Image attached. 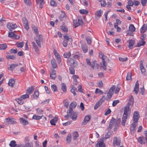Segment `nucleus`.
Instances as JSON below:
<instances>
[{
	"label": "nucleus",
	"mask_w": 147,
	"mask_h": 147,
	"mask_svg": "<svg viewBox=\"0 0 147 147\" xmlns=\"http://www.w3.org/2000/svg\"><path fill=\"white\" fill-rule=\"evenodd\" d=\"M134 98H132L130 99V102H129L125 108L124 114L123 115L121 124L124 126H125L126 121L127 119L128 114H129L130 113L131 109L129 108L130 106L134 104Z\"/></svg>",
	"instance_id": "f257e3e1"
},
{
	"label": "nucleus",
	"mask_w": 147,
	"mask_h": 147,
	"mask_svg": "<svg viewBox=\"0 0 147 147\" xmlns=\"http://www.w3.org/2000/svg\"><path fill=\"white\" fill-rule=\"evenodd\" d=\"M68 114L73 120H76V119L78 113L77 112H74L73 110V109H71L70 107V109H69Z\"/></svg>",
	"instance_id": "f03ea898"
},
{
	"label": "nucleus",
	"mask_w": 147,
	"mask_h": 147,
	"mask_svg": "<svg viewBox=\"0 0 147 147\" xmlns=\"http://www.w3.org/2000/svg\"><path fill=\"white\" fill-rule=\"evenodd\" d=\"M138 141L141 144H145L147 142V138L146 137H140L138 138Z\"/></svg>",
	"instance_id": "7ed1b4c3"
},
{
	"label": "nucleus",
	"mask_w": 147,
	"mask_h": 147,
	"mask_svg": "<svg viewBox=\"0 0 147 147\" xmlns=\"http://www.w3.org/2000/svg\"><path fill=\"white\" fill-rule=\"evenodd\" d=\"M7 28L10 30H13L17 27V25L16 24L11 23H9L7 25Z\"/></svg>",
	"instance_id": "20e7f679"
},
{
	"label": "nucleus",
	"mask_w": 147,
	"mask_h": 147,
	"mask_svg": "<svg viewBox=\"0 0 147 147\" xmlns=\"http://www.w3.org/2000/svg\"><path fill=\"white\" fill-rule=\"evenodd\" d=\"M140 118V115L138 112L136 111L134 112L133 115L134 121L138 122Z\"/></svg>",
	"instance_id": "39448f33"
},
{
	"label": "nucleus",
	"mask_w": 147,
	"mask_h": 147,
	"mask_svg": "<svg viewBox=\"0 0 147 147\" xmlns=\"http://www.w3.org/2000/svg\"><path fill=\"white\" fill-rule=\"evenodd\" d=\"M121 142V140L119 138H118L116 137L114 138L113 140V144H116L117 146H119Z\"/></svg>",
	"instance_id": "423d86ee"
},
{
	"label": "nucleus",
	"mask_w": 147,
	"mask_h": 147,
	"mask_svg": "<svg viewBox=\"0 0 147 147\" xmlns=\"http://www.w3.org/2000/svg\"><path fill=\"white\" fill-rule=\"evenodd\" d=\"M103 13V11L101 9L99 10L96 12L95 17L96 19H98L100 18Z\"/></svg>",
	"instance_id": "0eeeda50"
},
{
	"label": "nucleus",
	"mask_w": 147,
	"mask_h": 147,
	"mask_svg": "<svg viewBox=\"0 0 147 147\" xmlns=\"http://www.w3.org/2000/svg\"><path fill=\"white\" fill-rule=\"evenodd\" d=\"M86 61L88 65L91 66V68H94L95 66V62H96V61L90 62V60L88 58L86 59Z\"/></svg>",
	"instance_id": "6e6552de"
},
{
	"label": "nucleus",
	"mask_w": 147,
	"mask_h": 147,
	"mask_svg": "<svg viewBox=\"0 0 147 147\" xmlns=\"http://www.w3.org/2000/svg\"><path fill=\"white\" fill-rule=\"evenodd\" d=\"M115 119L113 117H112V119L110 121L109 126L108 127V130L109 129H111L113 126V124L115 123Z\"/></svg>",
	"instance_id": "1a4fd4ad"
},
{
	"label": "nucleus",
	"mask_w": 147,
	"mask_h": 147,
	"mask_svg": "<svg viewBox=\"0 0 147 147\" xmlns=\"http://www.w3.org/2000/svg\"><path fill=\"white\" fill-rule=\"evenodd\" d=\"M139 84L138 80H137L136 82V84L135 85L134 87V91L135 92V93L137 94L139 90Z\"/></svg>",
	"instance_id": "9d476101"
},
{
	"label": "nucleus",
	"mask_w": 147,
	"mask_h": 147,
	"mask_svg": "<svg viewBox=\"0 0 147 147\" xmlns=\"http://www.w3.org/2000/svg\"><path fill=\"white\" fill-rule=\"evenodd\" d=\"M111 135V133L110 131L108 132L105 135V137H102L101 138L99 141H104V140H106L107 139L109 138L110 137V136Z\"/></svg>",
	"instance_id": "9b49d317"
},
{
	"label": "nucleus",
	"mask_w": 147,
	"mask_h": 147,
	"mask_svg": "<svg viewBox=\"0 0 147 147\" xmlns=\"http://www.w3.org/2000/svg\"><path fill=\"white\" fill-rule=\"evenodd\" d=\"M138 124V122L134 121L131 125L130 127V129L131 131H134L135 130V128Z\"/></svg>",
	"instance_id": "f8f14e48"
},
{
	"label": "nucleus",
	"mask_w": 147,
	"mask_h": 147,
	"mask_svg": "<svg viewBox=\"0 0 147 147\" xmlns=\"http://www.w3.org/2000/svg\"><path fill=\"white\" fill-rule=\"evenodd\" d=\"M147 30V25L146 24H144L140 29V32L141 33H143L145 32Z\"/></svg>",
	"instance_id": "ddd939ff"
},
{
	"label": "nucleus",
	"mask_w": 147,
	"mask_h": 147,
	"mask_svg": "<svg viewBox=\"0 0 147 147\" xmlns=\"http://www.w3.org/2000/svg\"><path fill=\"white\" fill-rule=\"evenodd\" d=\"M54 53L55 54V55L56 57V59L57 60V61L59 62H60L61 61V59L60 57V55L57 52L56 50H55L54 51Z\"/></svg>",
	"instance_id": "4468645a"
},
{
	"label": "nucleus",
	"mask_w": 147,
	"mask_h": 147,
	"mask_svg": "<svg viewBox=\"0 0 147 147\" xmlns=\"http://www.w3.org/2000/svg\"><path fill=\"white\" fill-rule=\"evenodd\" d=\"M44 0H36V2L37 4H39V7L42 9L43 7L44 4Z\"/></svg>",
	"instance_id": "2eb2a0df"
},
{
	"label": "nucleus",
	"mask_w": 147,
	"mask_h": 147,
	"mask_svg": "<svg viewBox=\"0 0 147 147\" xmlns=\"http://www.w3.org/2000/svg\"><path fill=\"white\" fill-rule=\"evenodd\" d=\"M20 123L24 125H26L28 123V121L25 120L23 118H20Z\"/></svg>",
	"instance_id": "dca6fc26"
},
{
	"label": "nucleus",
	"mask_w": 147,
	"mask_h": 147,
	"mask_svg": "<svg viewBox=\"0 0 147 147\" xmlns=\"http://www.w3.org/2000/svg\"><path fill=\"white\" fill-rule=\"evenodd\" d=\"M9 145L11 147H21L20 145L17 146L16 142L14 140H12L10 142Z\"/></svg>",
	"instance_id": "f3484780"
},
{
	"label": "nucleus",
	"mask_w": 147,
	"mask_h": 147,
	"mask_svg": "<svg viewBox=\"0 0 147 147\" xmlns=\"http://www.w3.org/2000/svg\"><path fill=\"white\" fill-rule=\"evenodd\" d=\"M90 116L89 115L86 116L82 122V123L84 125L86 124L90 120Z\"/></svg>",
	"instance_id": "a211bd4d"
},
{
	"label": "nucleus",
	"mask_w": 147,
	"mask_h": 147,
	"mask_svg": "<svg viewBox=\"0 0 147 147\" xmlns=\"http://www.w3.org/2000/svg\"><path fill=\"white\" fill-rule=\"evenodd\" d=\"M32 44L33 47L34 49L35 50V52L37 53H38L39 52V49L38 47L37 46L35 43L34 42H32Z\"/></svg>",
	"instance_id": "6ab92c4d"
},
{
	"label": "nucleus",
	"mask_w": 147,
	"mask_h": 147,
	"mask_svg": "<svg viewBox=\"0 0 147 147\" xmlns=\"http://www.w3.org/2000/svg\"><path fill=\"white\" fill-rule=\"evenodd\" d=\"M72 77L73 78L74 84L75 85H77L78 84V82L77 80V79L79 78V76L76 75H74Z\"/></svg>",
	"instance_id": "aec40b11"
},
{
	"label": "nucleus",
	"mask_w": 147,
	"mask_h": 147,
	"mask_svg": "<svg viewBox=\"0 0 147 147\" xmlns=\"http://www.w3.org/2000/svg\"><path fill=\"white\" fill-rule=\"evenodd\" d=\"M81 47L84 53H86L87 52L88 47L85 44H82V45Z\"/></svg>",
	"instance_id": "412c9836"
},
{
	"label": "nucleus",
	"mask_w": 147,
	"mask_h": 147,
	"mask_svg": "<svg viewBox=\"0 0 147 147\" xmlns=\"http://www.w3.org/2000/svg\"><path fill=\"white\" fill-rule=\"evenodd\" d=\"M58 120V118L57 117H55L53 119H51L50 121V123L52 125H55V123H56Z\"/></svg>",
	"instance_id": "4be33fe9"
},
{
	"label": "nucleus",
	"mask_w": 147,
	"mask_h": 147,
	"mask_svg": "<svg viewBox=\"0 0 147 147\" xmlns=\"http://www.w3.org/2000/svg\"><path fill=\"white\" fill-rule=\"evenodd\" d=\"M73 137V139L74 140H76L77 139L78 137L79 136L78 132L77 131H74L72 134Z\"/></svg>",
	"instance_id": "5701e85b"
},
{
	"label": "nucleus",
	"mask_w": 147,
	"mask_h": 147,
	"mask_svg": "<svg viewBox=\"0 0 147 147\" xmlns=\"http://www.w3.org/2000/svg\"><path fill=\"white\" fill-rule=\"evenodd\" d=\"M145 43L146 42L144 40H141L138 42L137 45H136V47H139L141 46H143Z\"/></svg>",
	"instance_id": "b1692460"
},
{
	"label": "nucleus",
	"mask_w": 147,
	"mask_h": 147,
	"mask_svg": "<svg viewBox=\"0 0 147 147\" xmlns=\"http://www.w3.org/2000/svg\"><path fill=\"white\" fill-rule=\"evenodd\" d=\"M14 83L15 81L13 79H11L9 80L8 84L9 86L13 87Z\"/></svg>",
	"instance_id": "393cba45"
},
{
	"label": "nucleus",
	"mask_w": 147,
	"mask_h": 147,
	"mask_svg": "<svg viewBox=\"0 0 147 147\" xmlns=\"http://www.w3.org/2000/svg\"><path fill=\"white\" fill-rule=\"evenodd\" d=\"M51 63L53 67L54 68H57V64L56 61L54 59H52L51 60Z\"/></svg>",
	"instance_id": "a878e982"
},
{
	"label": "nucleus",
	"mask_w": 147,
	"mask_h": 147,
	"mask_svg": "<svg viewBox=\"0 0 147 147\" xmlns=\"http://www.w3.org/2000/svg\"><path fill=\"white\" fill-rule=\"evenodd\" d=\"M34 90L33 86H31L27 89L26 93L29 95L30 94L32 93Z\"/></svg>",
	"instance_id": "bb28decb"
},
{
	"label": "nucleus",
	"mask_w": 147,
	"mask_h": 147,
	"mask_svg": "<svg viewBox=\"0 0 147 147\" xmlns=\"http://www.w3.org/2000/svg\"><path fill=\"white\" fill-rule=\"evenodd\" d=\"M18 66V65L16 64H13L10 65V67L8 68V69L10 70H12L14 69L16 67Z\"/></svg>",
	"instance_id": "cd10ccee"
},
{
	"label": "nucleus",
	"mask_w": 147,
	"mask_h": 147,
	"mask_svg": "<svg viewBox=\"0 0 147 147\" xmlns=\"http://www.w3.org/2000/svg\"><path fill=\"white\" fill-rule=\"evenodd\" d=\"M135 41L133 40H130L129 42V47L130 49L132 48L133 46L134 45Z\"/></svg>",
	"instance_id": "c85d7f7f"
},
{
	"label": "nucleus",
	"mask_w": 147,
	"mask_h": 147,
	"mask_svg": "<svg viewBox=\"0 0 147 147\" xmlns=\"http://www.w3.org/2000/svg\"><path fill=\"white\" fill-rule=\"evenodd\" d=\"M115 86L114 85H113L110 89L108 93H109V94H111L112 95H113L114 93V91L115 88Z\"/></svg>",
	"instance_id": "c756f323"
},
{
	"label": "nucleus",
	"mask_w": 147,
	"mask_h": 147,
	"mask_svg": "<svg viewBox=\"0 0 147 147\" xmlns=\"http://www.w3.org/2000/svg\"><path fill=\"white\" fill-rule=\"evenodd\" d=\"M5 121L6 122L10 123V124L13 123L15 121L14 119L8 118H6L5 119Z\"/></svg>",
	"instance_id": "7c9ffc66"
},
{
	"label": "nucleus",
	"mask_w": 147,
	"mask_h": 147,
	"mask_svg": "<svg viewBox=\"0 0 147 147\" xmlns=\"http://www.w3.org/2000/svg\"><path fill=\"white\" fill-rule=\"evenodd\" d=\"M42 116H38L35 114L33 116L32 119L35 120H39L42 118Z\"/></svg>",
	"instance_id": "2f4dec72"
},
{
	"label": "nucleus",
	"mask_w": 147,
	"mask_h": 147,
	"mask_svg": "<svg viewBox=\"0 0 147 147\" xmlns=\"http://www.w3.org/2000/svg\"><path fill=\"white\" fill-rule=\"evenodd\" d=\"M61 86V89L64 92H65L67 90V88L66 84L65 83H62Z\"/></svg>",
	"instance_id": "473e14b6"
},
{
	"label": "nucleus",
	"mask_w": 147,
	"mask_h": 147,
	"mask_svg": "<svg viewBox=\"0 0 147 147\" xmlns=\"http://www.w3.org/2000/svg\"><path fill=\"white\" fill-rule=\"evenodd\" d=\"M32 29L34 31L35 34L37 35H38V32L37 28L34 25H33L32 26Z\"/></svg>",
	"instance_id": "72a5a7b5"
},
{
	"label": "nucleus",
	"mask_w": 147,
	"mask_h": 147,
	"mask_svg": "<svg viewBox=\"0 0 147 147\" xmlns=\"http://www.w3.org/2000/svg\"><path fill=\"white\" fill-rule=\"evenodd\" d=\"M39 93L38 90L35 91L33 94V97L34 99H37L39 96Z\"/></svg>",
	"instance_id": "f704fd0d"
},
{
	"label": "nucleus",
	"mask_w": 147,
	"mask_h": 147,
	"mask_svg": "<svg viewBox=\"0 0 147 147\" xmlns=\"http://www.w3.org/2000/svg\"><path fill=\"white\" fill-rule=\"evenodd\" d=\"M23 100V99L21 97L16 99V101L20 105H22L24 103Z\"/></svg>",
	"instance_id": "c9c22d12"
},
{
	"label": "nucleus",
	"mask_w": 147,
	"mask_h": 147,
	"mask_svg": "<svg viewBox=\"0 0 147 147\" xmlns=\"http://www.w3.org/2000/svg\"><path fill=\"white\" fill-rule=\"evenodd\" d=\"M77 105V103L76 102H72L69 105V109H70V107L71 109H72V108H75Z\"/></svg>",
	"instance_id": "e433bc0d"
},
{
	"label": "nucleus",
	"mask_w": 147,
	"mask_h": 147,
	"mask_svg": "<svg viewBox=\"0 0 147 147\" xmlns=\"http://www.w3.org/2000/svg\"><path fill=\"white\" fill-rule=\"evenodd\" d=\"M79 12L80 13L82 14H87L88 12L86 10L84 9H81L80 10Z\"/></svg>",
	"instance_id": "4c0bfd02"
},
{
	"label": "nucleus",
	"mask_w": 147,
	"mask_h": 147,
	"mask_svg": "<svg viewBox=\"0 0 147 147\" xmlns=\"http://www.w3.org/2000/svg\"><path fill=\"white\" fill-rule=\"evenodd\" d=\"M7 47V45L5 44H0V50H4Z\"/></svg>",
	"instance_id": "58836bf2"
},
{
	"label": "nucleus",
	"mask_w": 147,
	"mask_h": 147,
	"mask_svg": "<svg viewBox=\"0 0 147 147\" xmlns=\"http://www.w3.org/2000/svg\"><path fill=\"white\" fill-rule=\"evenodd\" d=\"M71 134H69L67 136L66 138V140L68 143L71 142Z\"/></svg>",
	"instance_id": "ea45409f"
},
{
	"label": "nucleus",
	"mask_w": 147,
	"mask_h": 147,
	"mask_svg": "<svg viewBox=\"0 0 147 147\" xmlns=\"http://www.w3.org/2000/svg\"><path fill=\"white\" fill-rule=\"evenodd\" d=\"M102 104L100 103V102L98 101L96 103L94 107V109L95 110L96 109H98Z\"/></svg>",
	"instance_id": "a19ab883"
},
{
	"label": "nucleus",
	"mask_w": 147,
	"mask_h": 147,
	"mask_svg": "<svg viewBox=\"0 0 147 147\" xmlns=\"http://www.w3.org/2000/svg\"><path fill=\"white\" fill-rule=\"evenodd\" d=\"M140 69L141 70V72L143 74L145 73L146 71V70L143 65L142 63L141 64L140 67Z\"/></svg>",
	"instance_id": "79ce46f5"
},
{
	"label": "nucleus",
	"mask_w": 147,
	"mask_h": 147,
	"mask_svg": "<svg viewBox=\"0 0 147 147\" xmlns=\"http://www.w3.org/2000/svg\"><path fill=\"white\" fill-rule=\"evenodd\" d=\"M98 143V144L99 147H105L104 143V141H99Z\"/></svg>",
	"instance_id": "37998d69"
},
{
	"label": "nucleus",
	"mask_w": 147,
	"mask_h": 147,
	"mask_svg": "<svg viewBox=\"0 0 147 147\" xmlns=\"http://www.w3.org/2000/svg\"><path fill=\"white\" fill-rule=\"evenodd\" d=\"M129 30L132 32H134L135 31L136 28L134 25L131 24L129 26Z\"/></svg>",
	"instance_id": "c03bdc74"
},
{
	"label": "nucleus",
	"mask_w": 147,
	"mask_h": 147,
	"mask_svg": "<svg viewBox=\"0 0 147 147\" xmlns=\"http://www.w3.org/2000/svg\"><path fill=\"white\" fill-rule=\"evenodd\" d=\"M51 88L53 92H55L57 91V89L55 85H52L51 86Z\"/></svg>",
	"instance_id": "a18cd8bd"
},
{
	"label": "nucleus",
	"mask_w": 147,
	"mask_h": 147,
	"mask_svg": "<svg viewBox=\"0 0 147 147\" xmlns=\"http://www.w3.org/2000/svg\"><path fill=\"white\" fill-rule=\"evenodd\" d=\"M63 37L65 39V40H67V42L68 41L71 42L72 41V38H69L67 35L63 36Z\"/></svg>",
	"instance_id": "49530a36"
},
{
	"label": "nucleus",
	"mask_w": 147,
	"mask_h": 147,
	"mask_svg": "<svg viewBox=\"0 0 147 147\" xmlns=\"http://www.w3.org/2000/svg\"><path fill=\"white\" fill-rule=\"evenodd\" d=\"M67 62L68 63H69V62L71 64H70V65H73L74 63V60L73 59L71 58L68 59L67 60Z\"/></svg>",
	"instance_id": "de8ad7c7"
},
{
	"label": "nucleus",
	"mask_w": 147,
	"mask_h": 147,
	"mask_svg": "<svg viewBox=\"0 0 147 147\" xmlns=\"http://www.w3.org/2000/svg\"><path fill=\"white\" fill-rule=\"evenodd\" d=\"M71 55L70 52L65 53H64L63 56L65 58H67L69 57Z\"/></svg>",
	"instance_id": "09e8293b"
},
{
	"label": "nucleus",
	"mask_w": 147,
	"mask_h": 147,
	"mask_svg": "<svg viewBox=\"0 0 147 147\" xmlns=\"http://www.w3.org/2000/svg\"><path fill=\"white\" fill-rule=\"evenodd\" d=\"M113 95L109 94V93H108L107 94V95L106 98V99L108 101L111 99V98Z\"/></svg>",
	"instance_id": "8fccbe9b"
},
{
	"label": "nucleus",
	"mask_w": 147,
	"mask_h": 147,
	"mask_svg": "<svg viewBox=\"0 0 147 147\" xmlns=\"http://www.w3.org/2000/svg\"><path fill=\"white\" fill-rule=\"evenodd\" d=\"M72 89L71 90V92L74 94V95H75L76 94V93L75 91L76 90V88L73 86H72Z\"/></svg>",
	"instance_id": "3c124183"
},
{
	"label": "nucleus",
	"mask_w": 147,
	"mask_h": 147,
	"mask_svg": "<svg viewBox=\"0 0 147 147\" xmlns=\"http://www.w3.org/2000/svg\"><path fill=\"white\" fill-rule=\"evenodd\" d=\"M95 92L96 94H102L103 93V92L101 90L97 88L96 89Z\"/></svg>",
	"instance_id": "603ef678"
},
{
	"label": "nucleus",
	"mask_w": 147,
	"mask_h": 147,
	"mask_svg": "<svg viewBox=\"0 0 147 147\" xmlns=\"http://www.w3.org/2000/svg\"><path fill=\"white\" fill-rule=\"evenodd\" d=\"M23 100L28 98L29 97V94H24L20 97Z\"/></svg>",
	"instance_id": "864d4df0"
},
{
	"label": "nucleus",
	"mask_w": 147,
	"mask_h": 147,
	"mask_svg": "<svg viewBox=\"0 0 147 147\" xmlns=\"http://www.w3.org/2000/svg\"><path fill=\"white\" fill-rule=\"evenodd\" d=\"M22 20L23 24H27L28 23V21L26 18L25 17H23L22 18Z\"/></svg>",
	"instance_id": "5fc2aeb1"
},
{
	"label": "nucleus",
	"mask_w": 147,
	"mask_h": 147,
	"mask_svg": "<svg viewBox=\"0 0 147 147\" xmlns=\"http://www.w3.org/2000/svg\"><path fill=\"white\" fill-rule=\"evenodd\" d=\"M86 39L88 44L90 45L91 43V38L90 36H87L86 37Z\"/></svg>",
	"instance_id": "6e6d98bb"
},
{
	"label": "nucleus",
	"mask_w": 147,
	"mask_h": 147,
	"mask_svg": "<svg viewBox=\"0 0 147 147\" xmlns=\"http://www.w3.org/2000/svg\"><path fill=\"white\" fill-rule=\"evenodd\" d=\"M69 71L70 73L72 74H75V70L74 68L71 67L69 68Z\"/></svg>",
	"instance_id": "4d7b16f0"
},
{
	"label": "nucleus",
	"mask_w": 147,
	"mask_h": 147,
	"mask_svg": "<svg viewBox=\"0 0 147 147\" xmlns=\"http://www.w3.org/2000/svg\"><path fill=\"white\" fill-rule=\"evenodd\" d=\"M37 113L38 114L42 115L43 114V111L40 109H36Z\"/></svg>",
	"instance_id": "13d9d810"
},
{
	"label": "nucleus",
	"mask_w": 147,
	"mask_h": 147,
	"mask_svg": "<svg viewBox=\"0 0 147 147\" xmlns=\"http://www.w3.org/2000/svg\"><path fill=\"white\" fill-rule=\"evenodd\" d=\"M24 45V42H21L17 43V45L18 47L22 48L23 47Z\"/></svg>",
	"instance_id": "bf43d9fd"
},
{
	"label": "nucleus",
	"mask_w": 147,
	"mask_h": 147,
	"mask_svg": "<svg viewBox=\"0 0 147 147\" xmlns=\"http://www.w3.org/2000/svg\"><path fill=\"white\" fill-rule=\"evenodd\" d=\"M131 79V74L130 73L128 72L127 74L126 80H130Z\"/></svg>",
	"instance_id": "052dcab7"
},
{
	"label": "nucleus",
	"mask_w": 147,
	"mask_h": 147,
	"mask_svg": "<svg viewBox=\"0 0 147 147\" xmlns=\"http://www.w3.org/2000/svg\"><path fill=\"white\" fill-rule=\"evenodd\" d=\"M119 100H115L113 102L112 105L113 107H115L117 105V104L119 103Z\"/></svg>",
	"instance_id": "680f3d73"
},
{
	"label": "nucleus",
	"mask_w": 147,
	"mask_h": 147,
	"mask_svg": "<svg viewBox=\"0 0 147 147\" xmlns=\"http://www.w3.org/2000/svg\"><path fill=\"white\" fill-rule=\"evenodd\" d=\"M105 99V96H103L98 101L100 102V103L102 104L104 102Z\"/></svg>",
	"instance_id": "e2e57ef3"
},
{
	"label": "nucleus",
	"mask_w": 147,
	"mask_h": 147,
	"mask_svg": "<svg viewBox=\"0 0 147 147\" xmlns=\"http://www.w3.org/2000/svg\"><path fill=\"white\" fill-rule=\"evenodd\" d=\"M50 4L51 6H56L57 4L55 1L53 0H51L50 2Z\"/></svg>",
	"instance_id": "0e129e2a"
},
{
	"label": "nucleus",
	"mask_w": 147,
	"mask_h": 147,
	"mask_svg": "<svg viewBox=\"0 0 147 147\" xmlns=\"http://www.w3.org/2000/svg\"><path fill=\"white\" fill-rule=\"evenodd\" d=\"M61 29L64 32H67L68 31L67 28L64 26H62L61 27Z\"/></svg>",
	"instance_id": "69168bd1"
},
{
	"label": "nucleus",
	"mask_w": 147,
	"mask_h": 147,
	"mask_svg": "<svg viewBox=\"0 0 147 147\" xmlns=\"http://www.w3.org/2000/svg\"><path fill=\"white\" fill-rule=\"evenodd\" d=\"M6 58L7 59H15L16 57L13 55H8L6 56Z\"/></svg>",
	"instance_id": "338daca9"
},
{
	"label": "nucleus",
	"mask_w": 147,
	"mask_h": 147,
	"mask_svg": "<svg viewBox=\"0 0 147 147\" xmlns=\"http://www.w3.org/2000/svg\"><path fill=\"white\" fill-rule=\"evenodd\" d=\"M26 147H33V144L32 143H30L29 142H27L25 144Z\"/></svg>",
	"instance_id": "774afa93"
}]
</instances>
